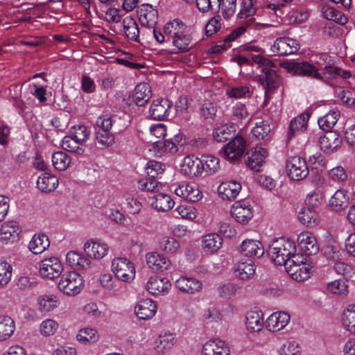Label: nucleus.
Returning a JSON list of instances; mask_svg holds the SVG:
<instances>
[{
	"instance_id": "64",
	"label": "nucleus",
	"mask_w": 355,
	"mask_h": 355,
	"mask_svg": "<svg viewBox=\"0 0 355 355\" xmlns=\"http://www.w3.org/2000/svg\"><path fill=\"white\" fill-rule=\"evenodd\" d=\"M270 130L271 128L270 125L267 122L262 121L259 124L256 123V125L252 130L251 133L252 137H254L258 139H263L268 135Z\"/></svg>"
},
{
	"instance_id": "59",
	"label": "nucleus",
	"mask_w": 355,
	"mask_h": 355,
	"mask_svg": "<svg viewBox=\"0 0 355 355\" xmlns=\"http://www.w3.org/2000/svg\"><path fill=\"white\" fill-rule=\"evenodd\" d=\"M146 170L148 177L156 178L164 173L165 166L159 162L150 160L148 162Z\"/></svg>"
},
{
	"instance_id": "3",
	"label": "nucleus",
	"mask_w": 355,
	"mask_h": 355,
	"mask_svg": "<svg viewBox=\"0 0 355 355\" xmlns=\"http://www.w3.org/2000/svg\"><path fill=\"white\" fill-rule=\"evenodd\" d=\"M83 286V277L75 271L64 273L58 283L59 289L70 296H74L80 293Z\"/></svg>"
},
{
	"instance_id": "34",
	"label": "nucleus",
	"mask_w": 355,
	"mask_h": 355,
	"mask_svg": "<svg viewBox=\"0 0 355 355\" xmlns=\"http://www.w3.org/2000/svg\"><path fill=\"white\" fill-rule=\"evenodd\" d=\"M349 196L346 191L337 190L329 200V205L335 211H340L347 207Z\"/></svg>"
},
{
	"instance_id": "26",
	"label": "nucleus",
	"mask_w": 355,
	"mask_h": 355,
	"mask_svg": "<svg viewBox=\"0 0 355 355\" xmlns=\"http://www.w3.org/2000/svg\"><path fill=\"white\" fill-rule=\"evenodd\" d=\"M122 24L125 37L130 41L140 42L141 31L136 20L130 16H127L123 18Z\"/></svg>"
},
{
	"instance_id": "19",
	"label": "nucleus",
	"mask_w": 355,
	"mask_h": 355,
	"mask_svg": "<svg viewBox=\"0 0 355 355\" xmlns=\"http://www.w3.org/2000/svg\"><path fill=\"white\" fill-rule=\"evenodd\" d=\"M84 250L90 258L101 259L107 254L109 246L105 243L88 241L85 243Z\"/></svg>"
},
{
	"instance_id": "6",
	"label": "nucleus",
	"mask_w": 355,
	"mask_h": 355,
	"mask_svg": "<svg viewBox=\"0 0 355 355\" xmlns=\"http://www.w3.org/2000/svg\"><path fill=\"white\" fill-rule=\"evenodd\" d=\"M63 270L62 265L57 257H50L40 263V274L44 278L53 279L60 277Z\"/></svg>"
},
{
	"instance_id": "63",
	"label": "nucleus",
	"mask_w": 355,
	"mask_h": 355,
	"mask_svg": "<svg viewBox=\"0 0 355 355\" xmlns=\"http://www.w3.org/2000/svg\"><path fill=\"white\" fill-rule=\"evenodd\" d=\"M280 355H300V347L294 340H288L279 349Z\"/></svg>"
},
{
	"instance_id": "18",
	"label": "nucleus",
	"mask_w": 355,
	"mask_h": 355,
	"mask_svg": "<svg viewBox=\"0 0 355 355\" xmlns=\"http://www.w3.org/2000/svg\"><path fill=\"white\" fill-rule=\"evenodd\" d=\"M241 190V184L235 180L223 182L218 188L219 196L223 200H234Z\"/></svg>"
},
{
	"instance_id": "33",
	"label": "nucleus",
	"mask_w": 355,
	"mask_h": 355,
	"mask_svg": "<svg viewBox=\"0 0 355 355\" xmlns=\"http://www.w3.org/2000/svg\"><path fill=\"white\" fill-rule=\"evenodd\" d=\"M175 286L181 291L194 293L202 288L201 283L194 278L181 277L175 282Z\"/></svg>"
},
{
	"instance_id": "40",
	"label": "nucleus",
	"mask_w": 355,
	"mask_h": 355,
	"mask_svg": "<svg viewBox=\"0 0 355 355\" xmlns=\"http://www.w3.org/2000/svg\"><path fill=\"white\" fill-rule=\"evenodd\" d=\"M300 221L309 227H313L319 223L318 213L313 208L309 207L303 208L298 214Z\"/></svg>"
},
{
	"instance_id": "43",
	"label": "nucleus",
	"mask_w": 355,
	"mask_h": 355,
	"mask_svg": "<svg viewBox=\"0 0 355 355\" xmlns=\"http://www.w3.org/2000/svg\"><path fill=\"white\" fill-rule=\"evenodd\" d=\"M344 328L352 334H355V304H349L342 315Z\"/></svg>"
},
{
	"instance_id": "24",
	"label": "nucleus",
	"mask_w": 355,
	"mask_h": 355,
	"mask_svg": "<svg viewBox=\"0 0 355 355\" xmlns=\"http://www.w3.org/2000/svg\"><path fill=\"white\" fill-rule=\"evenodd\" d=\"M235 275L241 280H249L255 274V266L252 259L239 261L234 266Z\"/></svg>"
},
{
	"instance_id": "52",
	"label": "nucleus",
	"mask_w": 355,
	"mask_h": 355,
	"mask_svg": "<svg viewBox=\"0 0 355 355\" xmlns=\"http://www.w3.org/2000/svg\"><path fill=\"white\" fill-rule=\"evenodd\" d=\"M256 2L257 0H242L237 18L243 19L252 17L257 12Z\"/></svg>"
},
{
	"instance_id": "28",
	"label": "nucleus",
	"mask_w": 355,
	"mask_h": 355,
	"mask_svg": "<svg viewBox=\"0 0 355 355\" xmlns=\"http://www.w3.org/2000/svg\"><path fill=\"white\" fill-rule=\"evenodd\" d=\"M151 98L150 87L147 83H140L135 87L132 100L135 103L141 107L145 105Z\"/></svg>"
},
{
	"instance_id": "21",
	"label": "nucleus",
	"mask_w": 355,
	"mask_h": 355,
	"mask_svg": "<svg viewBox=\"0 0 355 355\" xmlns=\"http://www.w3.org/2000/svg\"><path fill=\"white\" fill-rule=\"evenodd\" d=\"M292 69L295 74L317 80H322V76L318 72V69L307 62H296L293 64Z\"/></svg>"
},
{
	"instance_id": "1",
	"label": "nucleus",
	"mask_w": 355,
	"mask_h": 355,
	"mask_svg": "<svg viewBox=\"0 0 355 355\" xmlns=\"http://www.w3.org/2000/svg\"><path fill=\"white\" fill-rule=\"evenodd\" d=\"M252 60L262 67L261 74L257 76V80L263 86L265 96L267 97L277 89L280 84L279 76L272 69L275 67V64L261 54L252 55Z\"/></svg>"
},
{
	"instance_id": "5",
	"label": "nucleus",
	"mask_w": 355,
	"mask_h": 355,
	"mask_svg": "<svg viewBox=\"0 0 355 355\" xmlns=\"http://www.w3.org/2000/svg\"><path fill=\"white\" fill-rule=\"evenodd\" d=\"M112 271L117 279L123 282H130L135 277L133 263L125 257H116L112 260Z\"/></svg>"
},
{
	"instance_id": "10",
	"label": "nucleus",
	"mask_w": 355,
	"mask_h": 355,
	"mask_svg": "<svg viewBox=\"0 0 355 355\" xmlns=\"http://www.w3.org/2000/svg\"><path fill=\"white\" fill-rule=\"evenodd\" d=\"M171 106L172 103L166 98L155 100L149 110L151 118L158 121L167 119Z\"/></svg>"
},
{
	"instance_id": "20",
	"label": "nucleus",
	"mask_w": 355,
	"mask_h": 355,
	"mask_svg": "<svg viewBox=\"0 0 355 355\" xmlns=\"http://www.w3.org/2000/svg\"><path fill=\"white\" fill-rule=\"evenodd\" d=\"M177 196L190 202H198L202 198V193L195 185L183 183L175 189Z\"/></svg>"
},
{
	"instance_id": "22",
	"label": "nucleus",
	"mask_w": 355,
	"mask_h": 355,
	"mask_svg": "<svg viewBox=\"0 0 355 355\" xmlns=\"http://www.w3.org/2000/svg\"><path fill=\"white\" fill-rule=\"evenodd\" d=\"M135 311L139 319L148 320L155 315L157 305L150 299H143L137 304Z\"/></svg>"
},
{
	"instance_id": "30",
	"label": "nucleus",
	"mask_w": 355,
	"mask_h": 355,
	"mask_svg": "<svg viewBox=\"0 0 355 355\" xmlns=\"http://www.w3.org/2000/svg\"><path fill=\"white\" fill-rule=\"evenodd\" d=\"M263 317L261 311H250L246 314L245 324L251 332H258L263 327Z\"/></svg>"
},
{
	"instance_id": "56",
	"label": "nucleus",
	"mask_w": 355,
	"mask_h": 355,
	"mask_svg": "<svg viewBox=\"0 0 355 355\" xmlns=\"http://www.w3.org/2000/svg\"><path fill=\"white\" fill-rule=\"evenodd\" d=\"M80 145L71 135L65 136L62 141V147L64 150L78 154L84 152Z\"/></svg>"
},
{
	"instance_id": "4",
	"label": "nucleus",
	"mask_w": 355,
	"mask_h": 355,
	"mask_svg": "<svg viewBox=\"0 0 355 355\" xmlns=\"http://www.w3.org/2000/svg\"><path fill=\"white\" fill-rule=\"evenodd\" d=\"M286 169L290 179L295 181L304 180L309 172L306 160L300 156L290 157L286 161Z\"/></svg>"
},
{
	"instance_id": "45",
	"label": "nucleus",
	"mask_w": 355,
	"mask_h": 355,
	"mask_svg": "<svg viewBox=\"0 0 355 355\" xmlns=\"http://www.w3.org/2000/svg\"><path fill=\"white\" fill-rule=\"evenodd\" d=\"M236 131L233 125H223L214 130L213 137L218 142H224L232 138Z\"/></svg>"
},
{
	"instance_id": "13",
	"label": "nucleus",
	"mask_w": 355,
	"mask_h": 355,
	"mask_svg": "<svg viewBox=\"0 0 355 355\" xmlns=\"http://www.w3.org/2000/svg\"><path fill=\"white\" fill-rule=\"evenodd\" d=\"M240 252L242 255L252 259L254 258H260L264 254V249L261 243L253 239L244 240L241 246Z\"/></svg>"
},
{
	"instance_id": "8",
	"label": "nucleus",
	"mask_w": 355,
	"mask_h": 355,
	"mask_svg": "<svg viewBox=\"0 0 355 355\" xmlns=\"http://www.w3.org/2000/svg\"><path fill=\"white\" fill-rule=\"evenodd\" d=\"M231 214L237 223L245 225L253 217V209L248 202L237 201L232 206Z\"/></svg>"
},
{
	"instance_id": "17",
	"label": "nucleus",
	"mask_w": 355,
	"mask_h": 355,
	"mask_svg": "<svg viewBox=\"0 0 355 355\" xmlns=\"http://www.w3.org/2000/svg\"><path fill=\"white\" fill-rule=\"evenodd\" d=\"M291 320L290 315L285 311L275 312L266 320V326L270 331H279L283 329Z\"/></svg>"
},
{
	"instance_id": "55",
	"label": "nucleus",
	"mask_w": 355,
	"mask_h": 355,
	"mask_svg": "<svg viewBox=\"0 0 355 355\" xmlns=\"http://www.w3.org/2000/svg\"><path fill=\"white\" fill-rule=\"evenodd\" d=\"M70 135L82 145L89 139L90 131L85 125H74L70 131Z\"/></svg>"
},
{
	"instance_id": "14",
	"label": "nucleus",
	"mask_w": 355,
	"mask_h": 355,
	"mask_svg": "<svg viewBox=\"0 0 355 355\" xmlns=\"http://www.w3.org/2000/svg\"><path fill=\"white\" fill-rule=\"evenodd\" d=\"M202 355H230L229 345L220 339L207 341L202 349Z\"/></svg>"
},
{
	"instance_id": "50",
	"label": "nucleus",
	"mask_w": 355,
	"mask_h": 355,
	"mask_svg": "<svg viewBox=\"0 0 355 355\" xmlns=\"http://www.w3.org/2000/svg\"><path fill=\"white\" fill-rule=\"evenodd\" d=\"M183 144V135L178 133L174 135L173 138L166 139L162 146V148L165 152L174 154L178 151L179 146Z\"/></svg>"
},
{
	"instance_id": "41",
	"label": "nucleus",
	"mask_w": 355,
	"mask_h": 355,
	"mask_svg": "<svg viewBox=\"0 0 355 355\" xmlns=\"http://www.w3.org/2000/svg\"><path fill=\"white\" fill-rule=\"evenodd\" d=\"M309 118V116L307 114H302L291 121L289 130L288 132V137L289 139L295 134L306 130Z\"/></svg>"
},
{
	"instance_id": "58",
	"label": "nucleus",
	"mask_w": 355,
	"mask_h": 355,
	"mask_svg": "<svg viewBox=\"0 0 355 355\" xmlns=\"http://www.w3.org/2000/svg\"><path fill=\"white\" fill-rule=\"evenodd\" d=\"M170 42H171L178 50L187 51L189 49V45L191 42V37L189 35L186 33V31H184L182 34L175 36Z\"/></svg>"
},
{
	"instance_id": "62",
	"label": "nucleus",
	"mask_w": 355,
	"mask_h": 355,
	"mask_svg": "<svg viewBox=\"0 0 355 355\" xmlns=\"http://www.w3.org/2000/svg\"><path fill=\"white\" fill-rule=\"evenodd\" d=\"M114 122V120L112 116H99L96 121L94 130L99 132H110Z\"/></svg>"
},
{
	"instance_id": "12",
	"label": "nucleus",
	"mask_w": 355,
	"mask_h": 355,
	"mask_svg": "<svg viewBox=\"0 0 355 355\" xmlns=\"http://www.w3.org/2000/svg\"><path fill=\"white\" fill-rule=\"evenodd\" d=\"M181 167L184 173L189 177L199 176L203 172L201 158L200 159L193 155L186 156L183 159Z\"/></svg>"
},
{
	"instance_id": "36",
	"label": "nucleus",
	"mask_w": 355,
	"mask_h": 355,
	"mask_svg": "<svg viewBox=\"0 0 355 355\" xmlns=\"http://www.w3.org/2000/svg\"><path fill=\"white\" fill-rule=\"evenodd\" d=\"M320 144L322 149L333 151L341 144V139L335 132L329 131L320 138Z\"/></svg>"
},
{
	"instance_id": "27",
	"label": "nucleus",
	"mask_w": 355,
	"mask_h": 355,
	"mask_svg": "<svg viewBox=\"0 0 355 355\" xmlns=\"http://www.w3.org/2000/svg\"><path fill=\"white\" fill-rule=\"evenodd\" d=\"M66 261L71 268L76 270H86L91 264L88 258L75 251H70L67 254Z\"/></svg>"
},
{
	"instance_id": "53",
	"label": "nucleus",
	"mask_w": 355,
	"mask_h": 355,
	"mask_svg": "<svg viewBox=\"0 0 355 355\" xmlns=\"http://www.w3.org/2000/svg\"><path fill=\"white\" fill-rule=\"evenodd\" d=\"M173 216L176 218L193 220L196 218L197 212L192 206L181 205L173 211Z\"/></svg>"
},
{
	"instance_id": "32",
	"label": "nucleus",
	"mask_w": 355,
	"mask_h": 355,
	"mask_svg": "<svg viewBox=\"0 0 355 355\" xmlns=\"http://www.w3.org/2000/svg\"><path fill=\"white\" fill-rule=\"evenodd\" d=\"M50 245L49 237L44 234H35L28 243V249L33 254H41Z\"/></svg>"
},
{
	"instance_id": "60",
	"label": "nucleus",
	"mask_w": 355,
	"mask_h": 355,
	"mask_svg": "<svg viewBox=\"0 0 355 355\" xmlns=\"http://www.w3.org/2000/svg\"><path fill=\"white\" fill-rule=\"evenodd\" d=\"M58 323L52 319H46L42 322L40 325V331L43 336L53 335L58 330Z\"/></svg>"
},
{
	"instance_id": "47",
	"label": "nucleus",
	"mask_w": 355,
	"mask_h": 355,
	"mask_svg": "<svg viewBox=\"0 0 355 355\" xmlns=\"http://www.w3.org/2000/svg\"><path fill=\"white\" fill-rule=\"evenodd\" d=\"M201 162L203 167V171H205L207 175H213L220 168L219 159L213 155H202L201 157Z\"/></svg>"
},
{
	"instance_id": "44",
	"label": "nucleus",
	"mask_w": 355,
	"mask_h": 355,
	"mask_svg": "<svg viewBox=\"0 0 355 355\" xmlns=\"http://www.w3.org/2000/svg\"><path fill=\"white\" fill-rule=\"evenodd\" d=\"M340 116V112L338 110H332L324 116L318 120V123L321 129L329 132L336 125Z\"/></svg>"
},
{
	"instance_id": "48",
	"label": "nucleus",
	"mask_w": 355,
	"mask_h": 355,
	"mask_svg": "<svg viewBox=\"0 0 355 355\" xmlns=\"http://www.w3.org/2000/svg\"><path fill=\"white\" fill-rule=\"evenodd\" d=\"M51 159L54 168L58 171L66 170L71 163L70 157L62 151L54 153Z\"/></svg>"
},
{
	"instance_id": "9",
	"label": "nucleus",
	"mask_w": 355,
	"mask_h": 355,
	"mask_svg": "<svg viewBox=\"0 0 355 355\" xmlns=\"http://www.w3.org/2000/svg\"><path fill=\"white\" fill-rule=\"evenodd\" d=\"M139 19L142 26L151 31L157 23L158 11L151 5L142 4L138 9Z\"/></svg>"
},
{
	"instance_id": "16",
	"label": "nucleus",
	"mask_w": 355,
	"mask_h": 355,
	"mask_svg": "<svg viewBox=\"0 0 355 355\" xmlns=\"http://www.w3.org/2000/svg\"><path fill=\"white\" fill-rule=\"evenodd\" d=\"M245 148V141L240 136L236 137L230 141L224 149L225 157L230 161H234L241 157Z\"/></svg>"
},
{
	"instance_id": "38",
	"label": "nucleus",
	"mask_w": 355,
	"mask_h": 355,
	"mask_svg": "<svg viewBox=\"0 0 355 355\" xmlns=\"http://www.w3.org/2000/svg\"><path fill=\"white\" fill-rule=\"evenodd\" d=\"M202 242V248L205 252L214 253L221 248L223 239L218 234L211 233L205 235Z\"/></svg>"
},
{
	"instance_id": "7",
	"label": "nucleus",
	"mask_w": 355,
	"mask_h": 355,
	"mask_svg": "<svg viewBox=\"0 0 355 355\" xmlns=\"http://www.w3.org/2000/svg\"><path fill=\"white\" fill-rule=\"evenodd\" d=\"M300 49V44L290 37L277 38L272 46V51L279 55H288L297 52Z\"/></svg>"
},
{
	"instance_id": "15",
	"label": "nucleus",
	"mask_w": 355,
	"mask_h": 355,
	"mask_svg": "<svg viewBox=\"0 0 355 355\" xmlns=\"http://www.w3.org/2000/svg\"><path fill=\"white\" fill-rule=\"evenodd\" d=\"M267 156L268 152L265 148L257 146L248 151L246 164L251 169L258 171Z\"/></svg>"
},
{
	"instance_id": "42",
	"label": "nucleus",
	"mask_w": 355,
	"mask_h": 355,
	"mask_svg": "<svg viewBox=\"0 0 355 355\" xmlns=\"http://www.w3.org/2000/svg\"><path fill=\"white\" fill-rule=\"evenodd\" d=\"M20 232L19 225L16 221H8L1 225L0 228V238L1 240L7 241L11 238L15 239Z\"/></svg>"
},
{
	"instance_id": "61",
	"label": "nucleus",
	"mask_w": 355,
	"mask_h": 355,
	"mask_svg": "<svg viewBox=\"0 0 355 355\" xmlns=\"http://www.w3.org/2000/svg\"><path fill=\"white\" fill-rule=\"evenodd\" d=\"M76 337L78 341L83 343H94L98 339L97 331L92 328L80 330Z\"/></svg>"
},
{
	"instance_id": "39",
	"label": "nucleus",
	"mask_w": 355,
	"mask_h": 355,
	"mask_svg": "<svg viewBox=\"0 0 355 355\" xmlns=\"http://www.w3.org/2000/svg\"><path fill=\"white\" fill-rule=\"evenodd\" d=\"M15 323L14 320L8 315L0 316V341L8 340L14 334Z\"/></svg>"
},
{
	"instance_id": "29",
	"label": "nucleus",
	"mask_w": 355,
	"mask_h": 355,
	"mask_svg": "<svg viewBox=\"0 0 355 355\" xmlns=\"http://www.w3.org/2000/svg\"><path fill=\"white\" fill-rule=\"evenodd\" d=\"M59 184L58 178L53 175L44 173L37 179V188L42 192L49 193L54 191Z\"/></svg>"
},
{
	"instance_id": "35",
	"label": "nucleus",
	"mask_w": 355,
	"mask_h": 355,
	"mask_svg": "<svg viewBox=\"0 0 355 355\" xmlns=\"http://www.w3.org/2000/svg\"><path fill=\"white\" fill-rule=\"evenodd\" d=\"M175 205L174 201L170 196L159 193L153 198L151 206L159 211H168Z\"/></svg>"
},
{
	"instance_id": "31",
	"label": "nucleus",
	"mask_w": 355,
	"mask_h": 355,
	"mask_svg": "<svg viewBox=\"0 0 355 355\" xmlns=\"http://www.w3.org/2000/svg\"><path fill=\"white\" fill-rule=\"evenodd\" d=\"M175 343V335L170 332L160 334L155 343V349L158 354H166Z\"/></svg>"
},
{
	"instance_id": "49",
	"label": "nucleus",
	"mask_w": 355,
	"mask_h": 355,
	"mask_svg": "<svg viewBox=\"0 0 355 355\" xmlns=\"http://www.w3.org/2000/svg\"><path fill=\"white\" fill-rule=\"evenodd\" d=\"M95 142L100 148H109L115 143V136L111 132L94 131Z\"/></svg>"
},
{
	"instance_id": "57",
	"label": "nucleus",
	"mask_w": 355,
	"mask_h": 355,
	"mask_svg": "<svg viewBox=\"0 0 355 355\" xmlns=\"http://www.w3.org/2000/svg\"><path fill=\"white\" fill-rule=\"evenodd\" d=\"M322 15L327 19L334 21L337 24L342 25L346 24L347 21V19L345 15H342L332 8H323Z\"/></svg>"
},
{
	"instance_id": "54",
	"label": "nucleus",
	"mask_w": 355,
	"mask_h": 355,
	"mask_svg": "<svg viewBox=\"0 0 355 355\" xmlns=\"http://www.w3.org/2000/svg\"><path fill=\"white\" fill-rule=\"evenodd\" d=\"M39 309L42 311L49 312L58 306L56 297L51 295H44L37 300Z\"/></svg>"
},
{
	"instance_id": "23",
	"label": "nucleus",
	"mask_w": 355,
	"mask_h": 355,
	"mask_svg": "<svg viewBox=\"0 0 355 355\" xmlns=\"http://www.w3.org/2000/svg\"><path fill=\"white\" fill-rule=\"evenodd\" d=\"M146 258L148 266L156 271L168 270L171 265L169 259L157 252L148 253Z\"/></svg>"
},
{
	"instance_id": "51",
	"label": "nucleus",
	"mask_w": 355,
	"mask_h": 355,
	"mask_svg": "<svg viewBox=\"0 0 355 355\" xmlns=\"http://www.w3.org/2000/svg\"><path fill=\"white\" fill-rule=\"evenodd\" d=\"M163 184L155 178H150L138 181V188L141 191L158 192L162 189Z\"/></svg>"
},
{
	"instance_id": "46",
	"label": "nucleus",
	"mask_w": 355,
	"mask_h": 355,
	"mask_svg": "<svg viewBox=\"0 0 355 355\" xmlns=\"http://www.w3.org/2000/svg\"><path fill=\"white\" fill-rule=\"evenodd\" d=\"M311 268L306 263L295 265L291 268L286 270L287 272L293 279L298 282H303L307 279L310 276Z\"/></svg>"
},
{
	"instance_id": "25",
	"label": "nucleus",
	"mask_w": 355,
	"mask_h": 355,
	"mask_svg": "<svg viewBox=\"0 0 355 355\" xmlns=\"http://www.w3.org/2000/svg\"><path fill=\"white\" fill-rule=\"evenodd\" d=\"M171 286L168 279L165 277H151L146 283V290L152 295L164 293Z\"/></svg>"
},
{
	"instance_id": "37",
	"label": "nucleus",
	"mask_w": 355,
	"mask_h": 355,
	"mask_svg": "<svg viewBox=\"0 0 355 355\" xmlns=\"http://www.w3.org/2000/svg\"><path fill=\"white\" fill-rule=\"evenodd\" d=\"M186 29V25L179 19H174L166 23L163 29L164 33L166 36V42H169L175 36L182 34Z\"/></svg>"
},
{
	"instance_id": "11",
	"label": "nucleus",
	"mask_w": 355,
	"mask_h": 355,
	"mask_svg": "<svg viewBox=\"0 0 355 355\" xmlns=\"http://www.w3.org/2000/svg\"><path fill=\"white\" fill-rule=\"evenodd\" d=\"M297 243L301 250L306 255H314L319 251L318 241L309 232H302L297 236Z\"/></svg>"
},
{
	"instance_id": "2",
	"label": "nucleus",
	"mask_w": 355,
	"mask_h": 355,
	"mask_svg": "<svg viewBox=\"0 0 355 355\" xmlns=\"http://www.w3.org/2000/svg\"><path fill=\"white\" fill-rule=\"evenodd\" d=\"M295 252L294 243L283 237L272 240L267 250L271 261L278 266H285L289 255Z\"/></svg>"
}]
</instances>
